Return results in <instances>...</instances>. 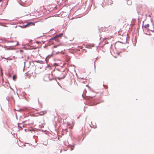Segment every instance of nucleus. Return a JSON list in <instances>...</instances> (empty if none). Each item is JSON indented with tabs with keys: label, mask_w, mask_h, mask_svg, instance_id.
<instances>
[{
	"label": "nucleus",
	"mask_w": 154,
	"mask_h": 154,
	"mask_svg": "<svg viewBox=\"0 0 154 154\" xmlns=\"http://www.w3.org/2000/svg\"><path fill=\"white\" fill-rule=\"evenodd\" d=\"M16 43L15 44V45H13L12 46H10L8 47V49L9 50H13L14 49V48L16 46H17L18 45V42L17 41H16L15 42Z\"/></svg>",
	"instance_id": "f257e3e1"
},
{
	"label": "nucleus",
	"mask_w": 154,
	"mask_h": 154,
	"mask_svg": "<svg viewBox=\"0 0 154 154\" xmlns=\"http://www.w3.org/2000/svg\"><path fill=\"white\" fill-rule=\"evenodd\" d=\"M63 35V34H60L59 35H56L55 37H53L52 39H54L55 41L58 42H59V40L58 39L59 37H60Z\"/></svg>",
	"instance_id": "f03ea898"
},
{
	"label": "nucleus",
	"mask_w": 154,
	"mask_h": 154,
	"mask_svg": "<svg viewBox=\"0 0 154 154\" xmlns=\"http://www.w3.org/2000/svg\"><path fill=\"white\" fill-rule=\"evenodd\" d=\"M31 24H32V25L34 26L35 25V23H32V22H31V23H28L24 26V27H26Z\"/></svg>",
	"instance_id": "7ed1b4c3"
},
{
	"label": "nucleus",
	"mask_w": 154,
	"mask_h": 154,
	"mask_svg": "<svg viewBox=\"0 0 154 154\" xmlns=\"http://www.w3.org/2000/svg\"><path fill=\"white\" fill-rule=\"evenodd\" d=\"M47 112L46 111H41L40 112L39 114L41 115H43L45 114H46Z\"/></svg>",
	"instance_id": "20e7f679"
},
{
	"label": "nucleus",
	"mask_w": 154,
	"mask_h": 154,
	"mask_svg": "<svg viewBox=\"0 0 154 154\" xmlns=\"http://www.w3.org/2000/svg\"><path fill=\"white\" fill-rule=\"evenodd\" d=\"M74 122L72 123V126L69 127V128L72 129L73 128V126H74Z\"/></svg>",
	"instance_id": "39448f33"
},
{
	"label": "nucleus",
	"mask_w": 154,
	"mask_h": 154,
	"mask_svg": "<svg viewBox=\"0 0 154 154\" xmlns=\"http://www.w3.org/2000/svg\"><path fill=\"white\" fill-rule=\"evenodd\" d=\"M149 24H146L144 26V27L145 28H147L148 27H149Z\"/></svg>",
	"instance_id": "423d86ee"
},
{
	"label": "nucleus",
	"mask_w": 154,
	"mask_h": 154,
	"mask_svg": "<svg viewBox=\"0 0 154 154\" xmlns=\"http://www.w3.org/2000/svg\"><path fill=\"white\" fill-rule=\"evenodd\" d=\"M16 78V76L15 75H14L13 76V80H15Z\"/></svg>",
	"instance_id": "0eeeda50"
},
{
	"label": "nucleus",
	"mask_w": 154,
	"mask_h": 154,
	"mask_svg": "<svg viewBox=\"0 0 154 154\" xmlns=\"http://www.w3.org/2000/svg\"><path fill=\"white\" fill-rule=\"evenodd\" d=\"M8 42H14V44L13 45H15V44H16V43H15V42H15V41H14V42H12V41H8Z\"/></svg>",
	"instance_id": "6e6552de"
},
{
	"label": "nucleus",
	"mask_w": 154,
	"mask_h": 154,
	"mask_svg": "<svg viewBox=\"0 0 154 154\" xmlns=\"http://www.w3.org/2000/svg\"><path fill=\"white\" fill-rule=\"evenodd\" d=\"M59 46V45H56V46H54V48H57V47H58Z\"/></svg>",
	"instance_id": "1a4fd4ad"
},
{
	"label": "nucleus",
	"mask_w": 154,
	"mask_h": 154,
	"mask_svg": "<svg viewBox=\"0 0 154 154\" xmlns=\"http://www.w3.org/2000/svg\"><path fill=\"white\" fill-rule=\"evenodd\" d=\"M67 124L68 126H70L71 125V124L70 123H67Z\"/></svg>",
	"instance_id": "9d476101"
},
{
	"label": "nucleus",
	"mask_w": 154,
	"mask_h": 154,
	"mask_svg": "<svg viewBox=\"0 0 154 154\" xmlns=\"http://www.w3.org/2000/svg\"><path fill=\"white\" fill-rule=\"evenodd\" d=\"M1 73L2 75V69H1Z\"/></svg>",
	"instance_id": "9b49d317"
},
{
	"label": "nucleus",
	"mask_w": 154,
	"mask_h": 154,
	"mask_svg": "<svg viewBox=\"0 0 154 154\" xmlns=\"http://www.w3.org/2000/svg\"><path fill=\"white\" fill-rule=\"evenodd\" d=\"M64 0H62V1H63ZM66 0H65L64 2H65Z\"/></svg>",
	"instance_id": "f8f14e48"
},
{
	"label": "nucleus",
	"mask_w": 154,
	"mask_h": 154,
	"mask_svg": "<svg viewBox=\"0 0 154 154\" xmlns=\"http://www.w3.org/2000/svg\"><path fill=\"white\" fill-rule=\"evenodd\" d=\"M2 0H0V2H1Z\"/></svg>",
	"instance_id": "ddd939ff"
},
{
	"label": "nucleus",
	"mask_w": 154,
	"mask_h": 154,
	"mask_svg": "<svg viewBox=\"0 0 154 154\" xmlns=\"http://www.w3.org/2000/svg\"><path fill=\"white\" fill-rule=\"evenodd\" d=\"M92 46V47H94V45H93V46Z\"/></svg>",
	"instance_id": "4468645a"
}]
</instances>
